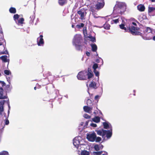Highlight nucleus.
I'll list each match as a JSON object with an SVG mask.
<instances>
[{"instance_id":"e2e57ef3","label":"nucleus","mask_w":155,"mask_h":155,"mask_svg":"<svg viewBox=\"0 0 155 155\" xmlns=\"http://www.w3.org/2000/svg\"><path fill=\"white\" fill-rule=\"evenodd\" d=\"M72 27H73V28L74 27V25H72Z\"/></svg>"},{"instance_id":"6ab92c4d","label":"nucleus","mask_w":155,"mask_h":155,"mask_svg":"<svg viewBox=\"0 0 155 155\" xmlns=\"http://www.w3.org/2000/svg\"><path fill=\"white\" fill-rule=\"evenodd\" d=\"M93 121L96 123H98L100 121V118L98 117H96L92 119Z\"/></svg>"},{"instance_id":"473e14b6","label":"nucleus","mask_w":155,"mask_h":155,"mask_svg":"<svg viewBox=\"0 0 155 155\" xmlns=\"http://www.w3.org/2000/svg\"><path fill=\"white\" fill-rule=\"evenodd\" d=\"M102 153V151L94 152V154L95 155H101Z\"/></svg>"},{"instance_id":"6e6d98bb","label":"nucleus","mask_w":155,"mask_h":155,"mask_svg":"<svg viewBox=\"0 0 155 155\" xmlns=\"http://www.w3.org/2000/svg\"><path fill=\"white\" fill-rule=\"evenodd\" d=\"M152 2H155V0H150Z\"/></svg>"},{"instance_id":"5fc2aeb1","label":"nucleus","mask_w":155,"mask_h":155,"mask_svg":"<svg viewBox=\"0 0 155 155\" xmlns=\"http://www.w3.org/2000/svg\"><path fill=\"white\" fill-rule=\"evenodd\" d=\"M153 40L154 41H155V36L153 37Z\"/></svg>"},{"instance_id":"1a4fd4ad","label":"nucleus","mask_w":155,"mask_h":155,"mask_svg":"<svg viewBox=\"0 0 155 155\" xmlns=\"http://www.w3.org/2000/svg\"><path fill=\"white\" fill-rule=\"evenodd\" d=\"M104 0H101L100 2H98L95 5L96 9L98 10H99L104 6Z\"/></svg>"},{"instance_id":"58836bf2","label":"nucleus","mask_w":155,"mask_h":155,"mask_svg":"<svg viewBox=\"0 0 155 155\" xmlns=\"http://www.w3.org/2000/svg\"><path fill=\"white\" fill-rule=\"evenodd\" d=\"M83 117L85 118H86V119L90 118L91 117L90 116L87 114H84L83 115Z\"/></svg>"},{"instance_id":"c85d7f7f","label":"nucleus","mask_w":155,"mask_h":155,"mask_svg":"<svg viewBox=\"0 0 155 155\" xmlns=\"http://www.w3.org/2000/svg\"><path fill=\"white\" fill-rule=\"evenodd\" d=\"M119 26H120V28L121 29H123L124 30H125V31H126V30L127 28L126 27H124V25L123 24H122L121 25H120Z\"/></svg>"},{"instance_id":"8fccbe9b","label":"nucleus","mask_w":155,"mask_h":155,"mask_svg":"<svg viewBox=\"0 0 155 155\" xmlns=\"http://www.w3.org/2000/svg\"><path fill=\"white\" fill-rule=\"evenodd\" d=\"M86 54L87 56H89L90 55V54L89 52L87 51L86 52Z\"/></svg>"},{"instance_id":"c03bdc74","label":"nucleus","mask_w":155,"mask_h":155,"mask_svg":"<svg viewBox=\"0 0 155 155\" xmlns=\"http://www.w3.org/2000/svg\"><path fill=\"white\" fill-rule=\"evenodd\" d=\"M90 10L93 13L95 12L94 8L92 7H90Z\"/></svg>"},{"instance_id":"ddd939ff","label":"nucleus","mask_w":155,"mask_h":155,"mask_svg":"<svg viewBox=\"0 0 155 155\" xmlns=\"http://www.w3.org/2000/svg\"><path fill=\"white\" fill-rule=\"evenodd\" d=\"M5 101L3 100L0 102V114L2 115L4 111L3 105Z\"/></svg>"},{"instance_id":"9d476101","label":"nucleus","mask_w":155,"mask_h":155,"mask_svg":"<svg viewBox=\"0 0 155 155\" xmlns=\"http://www.w3.org/2000/svg\"><path fill=\"white\" fill-rule=\"evenodd\" d=\"M43 36L41 35L37 38V42L38 46H43L44 44V41L43 38Z\"/></svg>"},{"instance_id":"a211bd4d","label":"nucleus","mask_w":155,"mask_h":155,"mask_svg":"<svg viewBox=\"0 0 155 155\" xmlns=\"http://www.w3.org/2000/svg\"><path fill=\"white\" fill-rule=\"evenodd\" d=\"M92 50L93 51H96L97 49V45L95 44H92L91 45Z\"/></svg>"},{"instance_id":"49530a36","label":"nucleus","mask_w":155,"mask_h":155,"mask_svg":"<svg viewBox=\"0 0 155 155\" xmlns=\"http://www.w3.org/2000/svg\"><path fill=\"white\" fill-rule=\"evenodd\" d=\"M113 21L115 23H117L119 22V19H117L115 20H113Z\"/></svg>"},{"instance_id":"7c9ffc66","label":"nucleus","mask_w":155,"mask_h":155,"mask_svg":"<svg viewBox=\"0 0 155 155\" xmlns=\"http://www.w3.org/2000/svg\"><path fill=\"white\" fill-rule=\"evenodd\" d=\"M30 18L31 19V20L30 21V22L31 23H32L33 22L34 19L35 18V16L34 15H31L30 17Z\"/></svg>"},{"instance_id":"b1692460","label":"nucleus","mask_w":155,"mask_h":155,"mask_svg":"<svg viewBox=\"0 0 155 155\" xmlns=\"http://www.w3.org/2000/svg\"><path fill=\"white\" fill-rule=\"evenodd\" d=\"M89 152L86 150H83L81 152V155H89Z\"/></svg>"},{"instance_id":"0e129e2a","label":"nucleus","mask_w":155,"mask_h":155,"mask_svg":"<svg viewBox=\"0 0 155 155\" xmlns=\"http://www.w3.org/2000/svg\"><path fill=\"white\" fill-rule=\"evenodd\" d=\"M0 89H1L2 90V88H1V87L0 88Z\"/></svg>"},{"instance_id":"a18cd8bd","label":"nucleus","mask_w":155,"mask_h":155,"mask_svg":"<svg viewBox=\"0 0 155 155\" xmlns=\"http://www.w3.org/2000/svg\"><path fill=\"white\" fill-rule=\"evenodd\" d=\"M6 78L7 79V81L9 83H10V78L9 77H7Z\"/></svg>"},{"instance_id":"13d9d810","label":"nucleus","mask_w":155,"mask_h":155,"mask_svg":"<svg viewBox=\"0 0 155 155\" xmlns=\"http://www.w3.org/2000/svg\"><path fill=\"white\" fill-rule=\"evenodd\" d=\"M2 45V43H1V42H0V46Z\"/></svg>"},{"instance_id":"3c124183","label":"nucleus","mask_w":155,"mask_h":155,"mask_svg":"<svg viewBox=\"0 0 155 155\" xmlns=\"http://www.w3.org/2000/svg\"><path fill=\"white\" fill-rule=\"evenodd\" d=\"M99 97V96L98 95H96L95 96V100H97V99H98Z\"/></svg>"},{"instance_id":"72a5a7b5","label":"nucleus","mask_w":155,"mask_h":155,"mask_svg":"<svg viewBox=\"0 0 155 155\" xmlns=\"http://www.w3.org/2000/svg\"><path fill=\"white\" fill-rule=\"evenodd\" d=\"M104 28L106 29H108L110 28V25L109 24H105L104 25Z\"/></svg>"},{"instance_id":"4c0bfd02","label":"nucleus","mask_w":155,"mask_h":155,"mask_svg":"<svg viewBox=\"0 0 155 155\" xmlns=\"http://www.w3.org/2000/svg\"><path fill=\"white\" fill-rule=\"evenodd\" d=\"M84 24L82 23H80V24L76 26L78 28H80L81 27H84Z\"/></svg>"},{"instance_id":"412c9836","label":"nucleus","mask_w":155,"mask_h":155,"mask_svg":"<svg viewBox=\"0 0 155 155\" xmlns=\"http://www.w3.org/2000/svg\"><path fill=\"white\" fill-rule=\"evenodd\" d=\"M90 87H92L94 88H96L97 87L96 86V84L95 82H92L89 85Z\"/></svg>"},{"instance_id":"f257e3e1","label":"nucleus","mask_w":155,"mask_h":155,"mask_svg":"<svg viewBox=\"0 0 155 155\" xmlns=\"http://www.w3.org/2000/svg\"><path fill=\"white\" fill-rule=\"evenodd\" d=\"M126 9V5L124 3L117 2L114 8V12L117 13L122 14Z\"/></svg>"},{"instance_id":"cd10ccee","label":"nucleus","mask_w":155,"mask_h":155,"mask_svg":"<svg viewBox=\"0 0 155 155\" xmlns=\"http://www.w3.org/2000/svg\"><path fill=\"white\" fill-rule=\"evenodd\" d=\"M145 31L146 32L148 33L152 32V29L150 27H147Z\"/></svg>"},{"instance_id":"393cba45","label":"nucleus","mask_w":155,"mask_h":155,"mask_svg":"<svg viewBox=\"0 0 155 155\" xmlns=\"http://www.w3.org/2000/svg\"><path fill=\"white\" fill-rule=\"evenodd\" d=\"M10 12L12 13H15L16 12V9L15 8L11 7L9 9Z\"/></svg>"},{"instance_id":"603ef678","label":"nucleus","mask_w":155,"mask_h":155,"mask_svg":"<svg viewBox=\"0 0 155 155\" xmlns=\"http://www.w3.org/2000/svg\"><path fill=\"white\" fill-rule=\"evenodd\" d=\"M132 24L133 25H136V24L134 22H133L132 23Z\"/></svg>"},{"instance_id":"9b49d317","label":"nucleus","mask_w":155,"mask_h":155,"mask_svg":"<svg viewBox=\"0 0 155 155\" xmlns=\"http://www.w3.org/2000/svg\"><path fill=\"white\" fill-rule=\"evenodd\" d=\"M104 128L105 129H110L109 130H111V134H112V128L111 125L108 122L103 123Z\"/></svg>"},{"instance_id":"aec40b11","label":"nucleus","mask_w":155,"mask_h":155,"mask_svg":"<svg viewBox=\"0 0 155 155\" xmlns=\"http://www.w3.org/2000/svg\"><path fill=\"white\" fill-rule=\"evenodd\" d=\"M24 21V19L23 18H20L17 21V22H16V23L18 25H20L21 24H22L23 23V22Z\"/></svg>"},{"instance_id":"423d86ee","label":"nucleus","mask_w":155,"mask_h":155,"mask_svg":"<svg viewBox=\"0 0 155 155\" xmlns=\"http://www.w3.org/2000/svg\"><path fill=\"white\" fill-rule=\"evenodd\" d=\"M96 135L95 133H92L88 134L87 135V138L88 140L91 142H94L95 141Z\"/></svg>"},{"instance_id":"a878e982","label":"nucleus","mask_w":155,"mask_h":155,"mask_svg":"<svg viewBox=\"0 0 155 155\" xmlns=\"http://www.w3.org/2000/svg\"><path fill=\"white\" fill-rule=\"evenodd\" d=\"M19 15L18 14H16L14 15V19L16 22H17V21L18 20Z\"/></svg>"},{"instance_id":"4468645a","label":"nucleus","mask_w":155,"mask_h":155,"mask_svg":"<svg viewBox=\"0 0 155 155\" xmlns=\"http://www.w3.org/2000/svg\"><path fill=\"white\" fill-rule=\"evenodd\" d=\"M137 8L138 10L140 12L144 11L145 9L144 6L141 4L138 5L137 6Z\"/></svg>"},{"instance_id":"f704fd0d","label":"nucleus","mask_w":155,"mask_h":155,"mask_svg":"<svg viewBox=\"0 0 155 155\" xmlns=\"http://www.w3.org/2000/svg\"><path fill=\"white\" fill-rule=\"evenodd\" d=\"M4 73L6 75H9L11 74L10 71L8 70H5L4 71Z\"/></svg>"},{"instance_id":"ea45409f","label":"nucleus","mask_w":155,"mask_h":155,"mask_svg":"<svg viewBox=\"0 0 155 155\" xmlns=\"http://www.w3.org/2000/svg\"><path fill=\"white\" fill-rule=\"evenodd\" d=\"M101 140V138L100 137H96L95 141L96 142H100Z\"/></svg>"},{"instance_id":"de8ad7c7","label":"nucleus","mask_w":155,"mask_h":155,"mask_svg":"<svg viewBox=\"0 0 155 155\" xmlns=\"http://www.w3.org/2000/svg\"><path fill=\"white\" fill-rule=\"evenodd\" d=\"M93 15L94 17L95 18H98L100 17L99 16H97V15L96 14H95L94 13H93Z\"/></svg>"},{"instance_id":"864d4df0","label":"nucleus","mask_w":155,"mask_h":155,"mask_svg":"<svg viewBox=\"0 0 155 155\" xmlns=\"http://www.w3.org/2000/svg\"><path fill=\"white\" fill-rule=\"evenodd\" d=\"M2 29H1V30L0 31V34H2Z\"/></svg>"},{"instance_id":"e433bc0d","label":"nucleus","mask_w":155,"mask_h":155,"mask_svg":"<svg viewBox=\"0 0 155 155\" xmlns=\"http://www.w3.org/2000/svg\"><path fill=\"white\" fill-rule=\"evenodd\" d=\"M100 61H101V65H103V60L101 58H100L99 59H97L96 60V62L97 63H99Z\"/></svg>"},{"instance_id":"c756f323","label":"nucleus","mask_w":155,"mask_h":155,"mask_svg":"<svg viewBox=\"0 0 155 155\" xmlns=\"http://www.w3.org/2000/svg\"><path fill=\"white\" fill-rule=\"evenodd\" d=\"M155 10V8L153 7H149L148 8L149 12H151Z\"/></svg>"},{"instance_id":"680f3d73","label":"nucleus","mask_w":155,"mask_h":155,"mask_svg":"<svg viewBox=\"0 0 155 155\" xmlns=\"http://www.w3.org/2000/svg\"><path fill=\"white\" fill-rule=\"evenodd\" d=\"M2 47L3 48H4V46H2Z\"/></svg>"},{"instance_id":"bb28decb","label":"nucleus","mask_w":155,"mask_h":155,"mask_svg":"<svg viewBox=\"0 0 155 155\" xmlns=\"http://www.w3.org/2000/svg\"><path fill=\"white\" fill-rule=\"evenodd\" d=\"M88 38L90 39V40L92 42L95 41L96 40L94 37H93L91 36H89Z\"/></svg>"},{"instance_id":"f8f14e48","label":"nucleus","mask_w":155,"mask_h":155,"mask_svg":"<svg viewBox=\"0 0 155 155\" xmlns=\"http://www.w3.org/2000/svg\"><path fill=\"white\" fill-rule=\"evenodd\" d=\"M84 111L89 114L92 113V107L88 106H85L83 107Z\"/></svg>"},{"instance_id":"0eeeda50","label":"nucleus","mask_w":155,"mask_h":155,"mask_svg":"<svg viewBox=\"0 0 155 155\" xmlns=\"http://www.w3.org/2000/svg\"><path fill=\"white\" fill-rule=\"evenodd\" d=\"M129 30L133 35H140L141 34L140 32L137 31V28L134 26L130 27Z\"/></svg>"},{"instance_id":"dca6fc26","label":"nucleus","mask_w":155,"mask_h":155,"mask_svg":"<svg viewBox=\"0 0 155 155\" xmlns=\"http://www.w3.org/2000/svg\"><path fill=\"white\" fill-rule=\"evenodd\" d=\"M103 147V146L101 144L96 145L94 146L95 149L97 151L99 150L100 149L102 148Z\"/></svg>"},{"instance_id":"a19ab883","label":"nucleus","mask_w":155,"mask_h":155,"mask_svg":"<svg viewBox=\"0 0 155 155\" xmlns=\"http://www.w3.org/2000/svg\"><path fill=\"white\" fill-rule=\"evenodd\" d=\"M94 72L95 75L97 77H98L99 76V73L98 71L96 70L94 71Z\"/></svg>"},{"instance_id":"f03ea898","label":"nucleus","mask_w":155,"mask_h":155,"mask_svg":"<svg viewBox=\"0 0 155 155\" xmlns=\"http://www.w3.org/2000/svg\"><path fill=\"white\" fill-rule=\"evenodd\" d=\"M82 41L81 35L79 34H76L74 37L73 40V44L78 50H80L82 48V45H80Z\"/></svg>"},{"instance_id":"7ed1b4c3","label":"nucleus","mask_w":155,"mask_h":155,"mask_svg":"<svg viewBox=\"0 0 155 155\" xmlns=\"http://www.w3.org/2000/svg\"><path fill=\"white\" fill-rule=\"evenodd\" d=\"M96 131L97 134L100 136H102V137L106 135L107 138H110L112 136L111 130H96Z\"/></svg>"},{"instance_id":"4be33fe9","label":"nucleus","mask_w":155,"mask_h":155,"mask_svg":"<svg viewBox=\"0 0 155 155\" xmlns=\"http://www.w3.org/2000/svg\"><path fill=\"white\" fill-rule=\"evenodd\" d=\"M0 58L4 62H8V59L7 56H2L0 57Z\"/></svg>"},{"instance_id":"bf43d9fd","label":"nucleus","mask_w":155,"mask_h":155,"mask_svg":"<svg viewBox=\"0 0 155 155\" xmlns=\"http://www.w3.org/2000/svg\"><path fill=\"white\" fill-rule=\"evenodd\" d=\"M88 122H86V124L87 125L88 124Z\"/></svg>"},{"instance_id":"37998d69","label":"nucleus","mask_w":155,"mask_h":155,"mask_svg":"<svg viewBox=\"0 0 155 155\" xmlns=\"http://www.w3.org/2000/svg\"><path fill=\"white\" fill-rule=\"evenodd\" d=\"M90 125L92 126V127H96L97 126V125L95 124H94V123H91V124H90Z\"/></svg>"},{"instance_id":"c9c22d12","label":"nucleus","mask_w":155,"mask_h":155,"mask_svg":"<svg viewBox=\"0 0 155 155\" xmlns=\"http://www.w3.org/2000/svg\"><path fill=\"white\" fill-rule=\"evenodd\" d=\"M98 64H94L93 66V68L94 69V71L96 70V69L98 68Z\"/></svg>"},{"instance_id":"79ce46f5","label":"nucleus","mask_w":155,"mask_h":155,"mask_svg":"<svg viewBox=\"0 0 155 155\" xmlns=\"http://www.w3.org/2000/svg\"><path fill=\"white\" fill-rule=\"evenodd\" d=\"M91 103H92V101L91 100L88 99L87 100V104L88 105L90 104H91Z\"/></svg>"},{"instance_id":"39448f33","label":"nucleus","mask_w":155,"mask_h":155,"mask_svg":"<svg viewBox=\"0 0 155 155\" xmlns=\"http://www.w3.org/2000/svg\"><path fill=\"white\" fill-rule=\"evenodd\" d=\"M87 72L86 71H81L79 73L77 77L78 79L84 80L87 78Z\"/></svg>"},{"instance_id":"09e8293b","label":"nucleus","mask_w":155,"mask_h":155,"mask_svg":"<svg viewBox=\"0 0 155 155\" xmlns=\"http://www.w3.org/2000/svg\"><path fill=\"white\" fill-rule=\"evenodd\" d=\"M9 124V121L8 120H6L5 122V124L6 125L8 124Z\"/></svg>"},{"instance_id":"2f4dec72","label":"nucleus","mask_w":155,"mask_h":155,"mask_svg":"<svg viewBox=\"0 0 155 155\" xmlns=\"http://www.w3.org/2000/svg\"><path fill=\"white\" fill-rule=\"evenodd\" d=\"M0 155H9L7 151H3L0 153Z\"/></svg>"},{"instance_id":"20e7f679","label":"nucleus","mask_w":155,"mask_h":155,"mask_svg":"<svg viewBox=\"0 0 155 155\" xmlns=\"http://www.w3.org/2000/svg\"><path fill=\"white\" fill-rule=\"evenodd\" d=\"M83 140L80 136L75 137L73 140V143L74 146L77 149L79 148L80 145H82Z\"/></svg>"},{"instance_id":"f3484780","label":"nucleus","mask_w":155,"mask_h":155,"mask_svg":"<svg viewBox=\"0 0 155 155\" xmlns=\"http://www.w3.org/2000/svg\"><path fill=\"white\" fill-rule=\"evenodd\" d=\"M67 0H58V3L60 5L62 6L67 3Z\"/></svg>"},{"instance_id":"5701e85b","label":"nucleus","mask_w":155,"mask_h":155,"mask_svg":"<svg viewBox=\"0 0 155 155\" xmlns=\"http://www.w3.org/2000/svg\"><path fill=\"white\" fill-rule=\"evenodd\" d=\"M3 93L2 91H0V99H5L7 98L6 95H3Z\"/></svg>"},{"instance_id":"4d7b16f0","label":"nucleus","mask_w":155,"mask_h":155,"mask_svg":"<svg viewBox=\"0 0 155 155\" xmlns=\"http://www.w3.org/2000/svg\"><path fill=\"white\" fill-rule=\"evenodd\" d=\"M83 122H81V126H82V125H83Z\"/></svg>"},{"instance_id":"052dcab7","label":"nucleus","mask_w":155,"mask_h":155,"mask_svg":"<svg viewBox=\"0 0 155 155\" xmlns=\"http://www.w3.org/2000/svg\"><path fill=\"white\" fill-rule=\"evenodd\" d=\"M36 87H34V89H35V90L36 89Z\"/></svg>"},{"instance_id":"6e6552de","label":"nucleus","mask_w":155,"mask_h":155,"mask_svg":"<svg viewBox=\"0 0 155 155\" xmlns=\"http://www.w3.org/2000/svg\"><path fill=\"white\" fill-rule=\"evenodd\" d=\"M78 13L80 15L81 19L83 20L86 14V11L84 8H82L78 12Z\"/></svg>"},{"instance_id":"2eb2a0df","label":"nucleus","mask_w":155,"mask_h":155,"mask_svg":"<svg viewBox=\"0 0 155 155\" xmlns=\"http://www.w3.org/2000/svg\"><path fill=\"white\" fill-rule=\"evenodd\" d=\"M88 72H87V75L88 76V78L89 79L93 77V74L89 68H88Z\"/></svg>"}]
</instances>
